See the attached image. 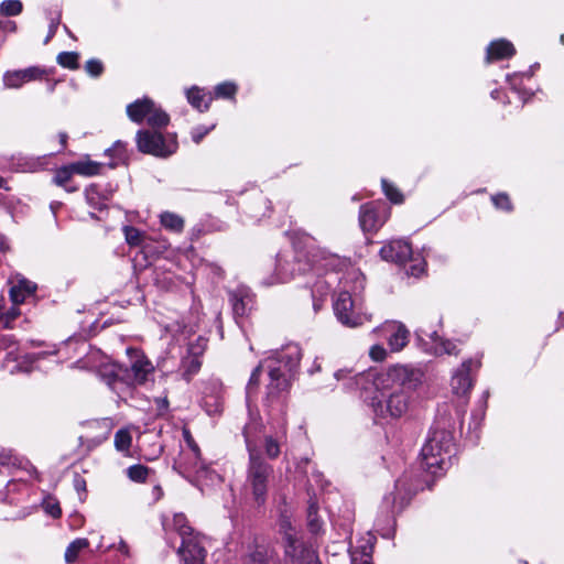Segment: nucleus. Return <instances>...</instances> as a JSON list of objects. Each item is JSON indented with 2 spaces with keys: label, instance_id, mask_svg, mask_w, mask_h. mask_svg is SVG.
Returning a JSON list of instances; mask_svg holds the SVG:
<instances>
[{
  "label": "nucleus",
  "instance_id": "f257e3e1",
  "mask_svg": "<svg viewBox=\"0 0 564 564\" xmlns=\"http://www.w3.org/2000/svg\"><path fill=\"white\" fill-rule=\"evenodd\" d=\"M421 369L409 365H394L383 371L369 369L354 373L351 369H339L334 373L349 390H359L369 400L375 414L381 417H400L409 409L411 392L422 382Z\"/></svg>",
  "mask_w": 564,
  "mask_h": 564
},
{
  "label": "nucleus",
  "instance_id": "f03ea898",
  "mask_svg": "<svg viewBox=\"0 0 564 564\" xmlns=\"http://www.w3.org/2000/svg\"><path fill=\"white\" fill-rule=\"evenodd\" d=\"M453 425L444 419L437 420L426 443L421 449V466L431 475H438L445 468L447 457L454 447Z\"/></svg>",
  "mask_w": 564,
  "mask_h": 564
},
{
  "label": "nucleus",
  "instance_id": "7ed1b4c3",
  "mask_svg": "<svg viewBox=\"0 0 564 564\" xmlns=\"http://www.w3.org/2000/svg\"><path fill=\"white\" fill-rule=\"evenodd\" d=\"M184 441L187 448L183 449L178 462L174 468L178 473L191 480H195L199 485H212L219 480V476L213 470L202 458L198 445L195 443L187 430L183 432Z\"/></svg>",
  "mask_w": 564,
  "mask_h": 564
},
{
  "label": "nucleus",
  "instance_id": "20e7f679",
  "mask_svg": "<svg viewBox=\"0 0 564 564\" xmlns=\"http://www.w3.org/2000/svg\"><path fill=\"white\" fill-rule=\"evenodd\" d=\"M362 282L361 273L356 270L344 275V282L333 297L336 317H361L365 314L362 302L357 296V289L362 288Z\"/></svg>",
  "mask_w": 564,
  "mask_h": 564
},
{
  "label": "nucleus",
  "instance_id": "39448f33",
  "mask_svg": "<svg viewBox=\"0 0 564 564\" xmlns=\"http://www.w3.org/2000/svg\"><path fill=\"white\" fill-rule=\"evenodd\" d=\"M248 430L249 427H246L243 431L249 452L247 485L251 489L254 501L258 505H262L265 501L269 481L272 474V466L260 457L256 445L250 440Z\"/></svg>",
  "mask_w": 564,
  "mask_h": 564
},
{
  "label": "nucleus",
  "instance_id": "423d86ee",
  "mask_svg": "<svg viewBox=\"0 0 564 564\" xmlns=\"http://www.w3.org/2000/svg\"><path fill=\"white\" fill-rule=\"evenodd\" d=\"M380 257L384 261L404 267L408 276L420 278L426 271L424 259L414 256L411 245L404 239H393L384 243L380 249Z\"/></svg>",
  "mask_w": 564,
  "mask_h": 564
},
{
  "label": "nucleus",
  "instance_id": "0eeeda50",
  "mask_svg": "<svg viewBox=\"0 0 564 564\" xmlns=\"http://www.w3.org/2000/svg\"><path fill=\"white\" fill-rule=\"evenodd\" d=\"M274 356L275 360L281 364V367H273L269 371L270 383L268 389L270 397L288 388L289 379L285 371L293 372L299 367L302 350L296 344H288L280 351H276Z\"/></svg>",
  "mask_w": 564,
  "mask_h": 564
},
{
  "label": "nucleus",
  "instance_id": "6e6552de",
  "mask_svg": "<svg viewBox=\"0 0 564 564\" xmlns=\"http://www.w3.org/2000/svg\"><path fill=\"white\" fill-rule=\"evenodd\" d=\"M279 525L284 535L285 554L292 564H321L316 552L296 538V531L289 518L282 517Z\"/></svg>",
  "mask_w": 564,
  "mask_h": 564
},
{
  "label": "nucleus",
  "instance_id": "1a4fd4ad",
  "mask_svg": "<svg viewBox=\"0 0 564 564\" xmlns=\"http://www.w3.org/2000/svg\"><path fill=\"white\" fill-rule=\"evenodd\" d=\"M127 116L134 123H147L152 128H164L170 122L169 115L152 99L143 97L127 106Z\"/></svg>",
  "mask_w": 564,
  "mask_h": 564
},
{
  "label": "nucleus",
  "instance_id": "9d476101",
  "mask_svg": "<svg viewBox=\"0 0 564 564\" xmlns=\"http://www.w3.org/2000/svg\"><path fill=\"white\" fill-rule=\"evenodd\" d=\"M135 142L140 152L158 158H167L177 150V141L174 135H163L158 131L139 130Z\"/></svg>",
  "mask_w": 564,
  "mask_h": 564
},
{
  "label": "nucleus",
  "instance_id": "9b49d317",
  "mask_svg": "<svg viewBox=\"0 0 564 564\" xmlns=\"http://www.w3.org/2000/svg\"><path fill=\"white\" fill-rule=\"evenodd\" d=\"M314 270L308 254L303 251L279 253L276 257V282H288L300 274H306Z\"/></svg>",
  "mask_w": 564,
  "mask_h": 564
},
{
  "label": "nucleus",
  "instance_id": "f8f14e48",
  "mask_svg": "<svg viewBox=\"0 0 564 564\" xmlns=\"http://www.w3.org/2000/svg\"><path fill=\"white\" fill-rule=\"evenodd\" d=\"M315 280L310 283L314 313L318 314L324 306L327 295L332 288L337 284L340 286L344 282V276L340 278L337 272L327 271L324 274L318 273V269L314 265Z\"/></svg>",
  "mask_w": 564,
  "mask_h": 564
},
{
  "label": "nucleus",
  "instance_id": "ddd939ff",
  "mask_svg": "<svg viewBox=\"0 0 564 564\" xmlns=\"http://www.w3.org/2000/svg\"><path fill=\"white\" fill-rule=\"evenodd\" d=\"M479 368L480 360L473 358L465 359L452 373V393L458 398L467 397L474 387L471 371H477Z\"/></svg>",
  "mask_w": 564,
  "mask_h": 564
},
{
  "label": "nucleus",
  "instance_id": "4468645a",
  "mask_svg": "<svg viewBox=\"0 0 564 564\" xmlns=\"http://www.w3.org/2000/svg\"><path fill=\"white\" fill-rule=\"evenodd\" d=\"M390 217V209L383 203H367L359 210V225L365 232L381 228Z\"/></svg>",
  "mask_w": 564,
  "mask_h": 564
},
{
  "label": "nucleus",
  "instance_id": "2eb2a0df",
  "mask_svg": "<svg viewBox=\"0 0 564 564\" xmlns=\"http://www.w3.org/2000/svg\"><path fill=\"white\" fill-rule=\"evenodd\" d=\"M229 303L235 317L251 315L256 308V299L251 290L246 285H238L228 292Z\"/></svg>",
  "mask_w": 564,
  "mask_h": 564
},
{
  "label": "nucleus",
  "instance_id": "dca6fc26",
  "mask_svg": "<svg viewBox=\"0 0 564 564\" xmlns=\"http://www.w3.org/2000/svg\"><path fill=\"white\" fill-rule=\"evenodd\" d=\"M48 72L40 66H30L24 69L7 70L2 82L7 89H19L26 83L42 79Z\"/></svg>",
  "mask_w": 564,
  "mask_h": 564
},
{
  "label": "nucleus",
  "instance_id": "f3484780",
  "mask_svg": "<svg viewBox=\"0 0 564 564\" xmlns=\"http://www.w3.org/2000/svg\"><path fill=\"white\" fill-rule=\"evenodd\" d=\"M153 371L152 364L143 356H138L130 367L124 366V387L129 388L145 382L148 376Z\"/></svg>",
  "mask_w": 564,
  "mask_h": 564
},
{
  "label": "nucleus",
  "instance_id": "a211bd4d",
  "mask_svg": "<svg viewBox=\"0 0 564 564\" xmlns=\"http://www.w3.org/2000/svg\"><path fill=\"white\" fill-rule=\"evenodd\" d=\"M419 337H420V339L424 340L426 344H429L426 340L427 338L431 340L429 349L434 356L440 357L443 355H448V356H458L459 355L460 350H459L456 341L443 338L436 332L425 333L423 330H420Z\"/></svg>",
  "mask_w": 564,
  "mask_h": 564
},
{
  "label": "nucleus",
  "instance_id": "6ab92c4d",
  "mask_svg": "<svg viewBox=\"0 0 564 564\" xmlns=\"http://www.w3.org/2000/svg\"><path fill=\"white\" fill-rule=\"evenodd\" d=\"M10 299L13 305H20L24 303L29 297L33 296L37 290V285L17 273L10 279Z\"/></svg>",
  "mask_w": 564,
  "mask_h": 564
},
{
  "label": "nucleus",
  "instance_id": "aec40b11",
  "mask_svg": "<svg viewBox=\"0 0 564 564\" xmlns=\"http://www.w3.org/2000/svg\"><path fill=\"white\" fill-rule=\"evenodd\" d=\"M100 377L107 384L116 392H120L121 387H124V366L118 362H102L98 367Z\"/></svg>",
  "mask_w": 564,
  "mask_h": 564
},
{
  "label": "nucleus",
  "instance_id": "412c9836",
  "mask_svg": "<svg viewBox=\"0 0 564 564\" xmlns=\"http://www.w3.org/2000/svg\"><path fill=\"white\" fill-rule=\"evenodd\" d=\"M113 191L110 184H90L85 189L86 202L94 209L101 210L107 207Z\"/></svg>",
  "mask_w": 564,
  "mask_h": 564
},
{
  "label": "nucleus",
  "instance_id": "4be33fe9",
  "mask_svg": "<svg viewBox=\"0 0 564 564\" xmlns=\"http://www.w3.org/2000/svg\"><path fill=\"white\" fill-rule=\"evenodd\" d=\"M381 329L387 333L388 346L391 351H400L406 346L410 333L404 325L387 322Z\"/></svg>",
  "mask_w": 564,
  "mask_h": 564
},
{
  "label": "nucleus",
  "instance_id": "5701e85b",
  "mask_svg": "<svg viewBox=\"0 0 564 564\" xmlns=\"http://www.w3.org/2000/svg\"><path fill=\"white\" fill-rule=\"evenodd\" d=\"M178 553L184 561V564H204L206 556L205 549L200 545L199 541L192 536L184 539Z\"/></svg>",
  "mask_w": 564,
  "mask_h": 564
},
{
  "label": "nucleus",
  "instance_id": "b1692460",
  "mask_svg": "<svg viewBox=\"0 0 564 564\" xmlns=\"http://www.w3.org/2000/svg\"><path fill=\"white\" fill-rule=\"evenodd\" d=\"M516 54L513 44L505 39H499L490 42L486 51V62L492 63L496 61L507 59Z\"/></svg>",
  "mask_w": 564,
  "mask_h": 564
},
{
  "label": "nucleus",
  "instance_id": "393cba45",
  "mask_svg": "<svg viewBox=\"0 0 564 564\" xmlns=\"http://www.w3.org/2000/svg\"><path fill=\"white\" fill-rule=\"evenodd\" d=\"M204 346H189L188 355L182 359L181 370L182 377L189 381L200 369L202 361L199 355L203 352Z\"/></svg>",
  "mask_w": 564,
  "mask_h": 564
},
{
  "label": "nucleus",
  "instance_id": "a878e982",
  "mask_svg": "<svg viewBox=\"0 0 564 564\" xmlns=\"http://www.w3.org/2000/svg\"><path fill=\"white\" fill-rule=\"evenodd\" d=\"M186 98L189 105L200 112L206 111L213 100L210 93H206L197 86H193L186 90Z\"/></svg>",
  "mask_w": 564,
  "mask_h": 564
},
{
  "label": "nucleus",
  "instance_id": "bb28decb",
  "mask_svg": "<svg viewBox=\"0 0 564 564\" xmlns=\"http://www.w3.org/2000/svg\"><path fill=\"white\" fill-rule=\"evenodd\" d=\"M123 231L129 246L140 247L144 253L150 252V239L143 231L132 226H126Z\"/></svg>",
  "mask_w": 564,
  "mask_h": 564
},
{
  "label": "nucleus",
  "instance_id": "cd10ccee",
  "mask_svg": "<svg viewBox=\"0 0 564 564\" xmlns=\"http://www.w3.org/2000/svg\"><path fill=\"white\" fill-rule=\"evenodd\" d=\"M75 174L82 176H95L100 174L102 163L91 161L87 155L82 160L70 163Z\"/></svg>",
  "mask_w": 564,
  "mask_h": 564
},
{
  "label": "nucleus",
  "instance_id": "c85d7f7f",
  "mask_svg": "<svg viewBox=\"0 0 564 564\" xmlns=\"http://www.w3.org/2000/svg\"><path fill=\"white\" fill-rule=\"evenodd\" d=\"M74 174L75 172L73 171L72 164L63 165L56 170L53 177V183L59 187H63L68 193L76 192L78 187L69 185Z\"/></svg>",
  "mask_w": 564,
  "mask_h": 564
},
{
  "label": "nucleus",
  "instance_id": "c756f323",
  "mask_svg": "<svg viewBox=\"0 0 564 564\" xmlns=\"http://www.w3.org/2000/svg\"><path fill=\"white\" fill-rule=\"evenodd\" d=\"M531 77V73H514L512 75L507 76V82L509 83L511 89L518 94L522 104H524L530 97L531 94L521 87V84L524 78L529 79Z\"/></svg>",
  "mask_w": 564,
  "mask_h": 564
},
{
  "label": "nucleus",
  "instance_id": "7c9ffc66",
  "mask_svg": "<svg viewBox=\"0 0 564 564\" xmlns=\"http://www.w3.org/2000/svg\"><path fill=\"white\" fill-rule=\"evenodd\" d=\"M161 225L170 231L182 232L184 229V219L174 213L164 212L160 215Z\"/></svg>",
  "mask_w": 564,
  "mask_h": 564
},
{
  "label": "nucleus",
  "instance_id": "2f4dec72",
  "mask_svg": "<svg viewBox=\"0 0 564 564\" xmlns=\"http://www.w3.org/2000/svg\"><path fill=\"white\" fill-rule=\"evenodd\" d=\"M89 541L85 538H79L74 540L65 551V561L68 564H73L78 558V555L82 551L88 549Z\"/></svg>",
  "mask_w": 564,
  "mask_h": 564
},
{
  "label": "nucleus",
  "instance_id": "473e14b6",
  "mask_svg": "<svg viewBox=\"0 0 564 564\" xmlns=\"http://www.w3.org/2000/svg\"><path fill=\"white\" fill-rule=\"evenodd\" d=\"M115 447L118 452L129 455L132 444V435L128 429H120L115 434Z\"/></svg>",
  "mask_w": 564,
  "mask_h": 564
},
{
  "label": "nucleus",
  "instance_id": "72a5a7b5",
  "mask_svg": "<svg viewBox=\"0 0 564 564\" xmlns=\"http://www.w3.org/2000/svg\"><path fill=\"white\" fill-rule=\"evenodd\" d=\"M285 430L281 432V435H276L273 437L272 435H268L264 438V452L267 456L271 459L276 458L280 455V441L284 437Z\"/></svg>",
  "mask_w": 564,
  "mask_h": 564
},
{
  "label": "nucleus",
  "instance_id": "f704fd0d",
  "mask_svg": "<svg viewBox=\"0 0 564 564\" xmlns=\"http://www.w3.org/2000/svg\"><path fill=\"white\" fill-rule=\"evenodd\" d=\"M247 564H279L273 553L264 549H257L249 555Z\"/></svg>",
  "mask_w": 564,
  "mask_h": 564
},
{
  "label": "nucleus",
  "instance_id": "c9c22d12",
  "mask_svg": "<svg viewBox=\"0 0 564 564\" xmlns=\"http://www.w3.org/2000/svg\"><path fill=\"white\" fill-rule=\"evenodd\" d=\"M174 530L178 532L182 539L192 538V528L187 524V519L182 513H176L173 516L172 524Z\"/></svg>",
  "mask_w": 564,
  "mask_h": 564
},
{
  "label": "nucleus",
  "instance_id": "e433bc0d",
  "mask_svg": "<svg viewBox=\"0 0 564 564\" xmlns=\"http://www.w3.org/2000/svg\"><path fill=\"white\" fill-rule=\"evenodd\" d=\"M149 473L150 468L141 464L132 465L127 469V476L130 480L135 482H144Z\"/></svg>",
  "mask_w": 564,
  "mask_h": 564
},
{
  "label": "nucleus",
  "instance_id": "4c0bfd02",
  "mask_svg": "<svg viewBox=\"0 0 564 564\" xmlns=\"http://www.w3.org/2000/svg\"><path fill=\"white\" fill-rule=\"evenodd\" d=\"M78 53L76 52H62L57 55V63L68 69L78 68Z\"/></svg>",
  "mask_w": 564,
  "mask_h": 564
},
{
  "label": "nucleus",
  "instance_id": "58836bf2",
  "mask_svg": "<svg viewBox=\"0 0 564 564\" xmlns=\"http://www.w3.org/2000/svg\"><path fill=\"white\" fill-rule=\"evenodd\" d=\"M382 184V191L387 198L393 203V204H401L403 203V195L402 193L391 183H389L387 180L381 181Z\"/></svg>",
  "mask_w": 564,
  "mask_h": 564
},
{
  "label": "nucleus",
  "instance_id": "ea45409f",
  "mask_svg": "<svg viewBox=\"0 0 564 564\" xmlns=\"http://www.w3.org/2000/svg\"><path fill=\"white\" fill-rule=\"evenodd\" d=\"M22 8V3L19 0H4L0 3V13L7 17H13L20 14Z\"/></svg>",
  "mask_w": 564,
  "mask_h": 564
},
{
  "label": "nucleus",
  "instance_id": "a19ab883",
  "mask_svg": "<svg viewBox=\"0 0 564 564\" xmlns=\"http://www.w3.org/2000/svg\"><path fill=\"white\" fill-rule=\"evenodd\" d=\"M237 93V85L232 82H224L215 87L216 98H232Z\"/></svg>",
  "mask_w": 564,
  "mask_h": 564
},
{
  "label": "nucleus",
  "instance_id": "79ce46f5",
  "mask_svg": "<svg viewBox=\"0 0 564 564\" xmlns=\"http://www.w3.org/2000/svg\"><path fill=\"white\" fill-rule=\"evenodd\" d=\"M105 154L118 161L123 160L126 158V143L120 140L116 141L112 147L105 150Z\"/></svg>",
  "mask_w": 564,
  "mask_h": 564
},
{
  "label": "nucleus",
  "instance_id": "37998d69",
  "mask_svg": "<svg viewBox=\"0 0 564 564\" xmlns=\"http://www.w3.org/2000/svg\"><path fill=\"white\" fill-rule=\"evenodd\" d=\"M308 528L312 533H318L322 529V521L317 516V509L314 505H311L307 513Z\"/></svg>",
  "mask_w": 564,
  "mask_h": 564
},
{
  "label": "nucleus",
  "instance_id": "c03bdc74",
  "mask_svg": "<svg viewBox=\"0 0 564 564\" xmlns=\"http://www.w3.org/2000/svg\"><path fill=\"white\" fill-rule=\"evenodd\" d=\"M491 200H492L494 205L496 206V208H499V209H502L506 212H510L512 209V204L510 202V198L505 193L494 195L491 197Z\"/></svg>",
  "mask_w": 564,
  "mask_h": 564
},
{
  "label": "nucleus",
  "instance_id": "a18cd8bd",
  "mask_svg": "<svg viewBox=\"0 0 564 564\" xmlns=\"http://www.w3.org/2000/svg\"><path fill=\"white\" fill-rule=\"evenodd\" d=\"M215 128V124H212L209 127L206 126H197L193 128L191 132L192 140L198 144L205 135H207L213 129Z\"/></svg>",
  "mask_w": 564,
  "mask_h": 564
},
{
  "label": "nucleus",
  "instance_id": "49530a36",
  "mask_svg": "<svg viewBox=\"0 0 564 564\" xmlns=\"http://www.w3.org/2000/svg\"><path fill=\"white\" fill-rule=\"evenodd\" d=\"M85 69L90 76L98 77L101 75L104 66L99 59L91 58L86 62Z\"/></svg>",
  "mask_w": 564,
  "mask_h": 564
},
{
  "label": "nucleus",
  "instance_id": "de8ad7c7",
  "mask_svg": "<svg viewBox=\"0 0 564 564\" xmlns=\"http://www.w3.org/2000/svg\"><path fill=\"white\" fill-rule=\"evenodd\" d=\"M369 356L373 361H383L387 358V350L381 345H373L369 350Z\"/></svg>",
  "mask_w": 564,
  "mask_h": 564
},
{
  "label": "nucleus",
  "instance_id": "09e8293b",
  "mask_svg": "<svg viewBox=\"0 0 564 564\" xmlns=\"http://www.w3.org/2000/svg\"><path fill=\"white\" fill-rule=\"evenodd\" d=\"M73 485L75 490L78 492L80 499H83V496H86V480L84 477H82L79 474H75Z\"/></svg>",
  "mask_w": 564,
  "mask_h": 564
},
{
  "label": "nucleus",
  "instance_id": "8fccbe9b",
  "mask_svg": "<svg viewBox=\"0 0 564 564\" xmlns=\"http://www.w3.org/2000/svg\"><path fill=\"white\" fill-rule=\"evenodd\" d=\"M44 509L53 518H58L62 513L59 505L55 501H46L44 503Z\"/></svg>",
  "mask_w": 564,
  "mask_h": 564
},
{
  "label": "nucleus",
  "instance_id": "3c124183",
  "mask_svg": "<svg viewBox=\"0 0 564 564\" xmlns=\"http://www.w3.org/2000/svg\"><path fill=\"white\" fill-rule=\"evenodd\" d=\"M58 24H59V19H53L51 21L50 28H48V34L44 41L45 44L55 35Z\"/></svg>",
  "mask_w": 564,
  "mask_h": 564
},
{
  "label": "nucleus",
  "instance_id": "603ef678",
  "mask_svg": "<svg viewBox=\"0 0 564 564\" xmlns=\"http://www.w3.org/2000/svg\"><path fill=\"white\" fill-rule=\"evenodd\" d=\"M260 373H261V366H258L252 371V373H251V377H250V380H249V384H248V389H250L252 384H257L258 383Z\"/></svg>",
  "mask_w": 564,
  "mask_h": 564
},
{
  "label": "nucleus",
  "instance_id": "864d4df0",
  "mask_svg": "<svg viewBox=\"0 0 564 564\" xmlns=\"http://www.w3.org/2000/svg\"><path fill=\"white\" fill-rule=\"evenodd\" d=\"M343 324L349 328H356L361 325L359 319H341Z\"/></svg>",
  "mask_w": 564,
  "mask_h": 564
},
{
  "label": "nucleus",
  "instance_id": "5fc2aeb1",
  "mask_svg": "<svg viewBox=\"0 0 564 564\" xmlns=\"http://www.w3.org/2000/svg\"><path fill=\"white\" fill-rule=\"evenodd\" d=\"M1 341L3 346L7 348H10L15 344L14 338L12 336H2Z\"/></svg>",
  "mask_w": 564,
  "mask_h": 564
},
{
  "label": "nucleus",
  "instance_id": "6e6d98bb",
  "mask_svg": "<svg viewBox=\"0 0 564 564\" xmlns=\"http://www.w3.org/2000/svg\"><path fill=\"white\" fill-rule=\"evenodd\" d=\"M351 563L352 564H371V561H370L369 556L365 555V556H361L360 561L358 562L357 557L355 555H352Z\"/></svg>",
  "mask_w": 564,
  "mask_h": 564
},
{
  "label": "nucleus",
  "instance_id": "4d7b16f0",
  "mask_svg": "<svg viewBox=\"0 0 564 564\" xmlns=\"http://www.w3.org/2000/svg\"><path fill=\"white\" fill-rule=\"evenodd\" d=\"M118 551H120L124 555H129V546L123 540L119 542Z\"/></svg>",
  "mask_w": 564,
  "mask_h": 564
},
{
  "label": "nucleus",
  "instance_id": "13d9d810",
  "mask_svg": "<svg viewBox=\"0 0 564 564\" xmlns=\"http://www.w3.org/2000/svg\"><path fill=\"white\" fill-rule=\"evenodd\" d=\"M97 321L93 322L91 325L89 326V330L87 333L86 336L90 337V336H94L98 333L99 328H98V325H97Z\"/></svg>",
  "mask_w": 564,
  "mask_h": 564
},
{
  "label": "nucleus",
  "instance_id": "bf43d9fd",
  "mask_svg": "<svg viewBox=\"0 0 564 564\" xmlns=\"http://www.w3.org/2000/svg\"><path fill=\"white\" fill-rule=\"evenodd\" d=\"M10 460H11V454L10 453H4V454L0 455V464L1 465H8V464H10Z\"/></svg>",
  "mask_w": 564,
  "mask_h": 564
},
{
  "label": "nucleus",
  "instance_id": "052dcab7",
  "mask_svg": "<svg viewBox=\"0 0 564 564\" xmlns=\"http://www.w3.org/2000/svg\"><path fill=\"white\" fill-rule=\"evenodd\" d=\"M58 138H59V142H61L62 147L65 148L66 142H67V138H68L67 133L66 132H59L58 133Z\"/></svg>",
  "mask_w": 564,
  "mask_h": 564
},
{
  "label": "nucleus",
  "instance_id": "680f3d73",
  "mask_svg": "<svg viewBox=\"0 0 564 564\" xmlns=\"http://www.w3.org/2000/svg\"><path fill=\"white\" fill-rule=\"evenodd\" d=\"M259 203H260L261 205L265 206L268 209L270 208V207H269L270 202H269L267 198L259 197Z\"/></svg>",
  "mask_w": 564,
  "mask_h": 564
},
{
  "label": "nucleus",
  "instance_id": "e2e57ef3",
  "mask_svg": "<svg viewBox=\"0 0 564 564\" xmlns=\"http://www.w3.org/2000/svg\"><path fill=\"white\" fill-rule=\"evenodd\" d=\"M390 499H391V503H392L393 506H395V505H397V496H394V495H390V496H387V497H386V500H388V501H389Z\"/></svg>",
  "mask_w": 564,
  "mask_h": 564
},
{
  "label": "nucleus",
  "instance_id": "0e129e2a",
  "mask_svg": "<svg viewBox=\"0 0 564 564\" xmlns=\"http://www.w3.org/2000/svg\"><path fill=\"white\" fill-rule=\"evenodd\" d=\"M490 95H491V98H494V99H499L500 98V91L497 90V89L492 90L490 93Z\"/></svg>",
  "mask_w": 564,
  "mask_h": 564
},
{
  "label": "nucleus",
  "instance_id": "69168bd1",
  "mask_svg": "<svg viewBox=\"0 0 564 564\" xmlns=\"http://www.w3.org/2000/svg\"><path fill=\"white\" fill-rule=\"evenodd\" d=\"M321 370V366L318 364H314V368L310 370L311 373H314L315 371H319Z\"/></svg>",
  "mask_w": 564,
  "mask_h": 564
},
{
  "label": "nucleus",
  "instance_id": "338daca9",
  "mask_svg": "<svg viewBox=\"0 0 564 564\" xmlns=\"http://www.w3.org/2000/svg\"><path fill=\"white\" fill-rule=\"evenodd\" d=\"M6 181L3 177L0 176V188H6Z\"/></svg>",
  "mask_w": 564,
  "mask_h": 564
},
{
  "label": "nucleus",
  "instance_id": "774afa93",
  "mask_svg": "<svg viewBox=\"0 0 564 564\" xmlns=\"http://www.w3.org/2000/svg\"><path fill=\"white\" fill-rule=\"evenodd\" d=\"M4 328H11L10 319H6V323L3 325Z\"/></svg>",
  "mask_w": 564,
  "mask_h": 564
}]
</instances>
